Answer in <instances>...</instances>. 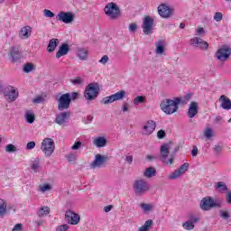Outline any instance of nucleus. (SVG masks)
I'll use <instances>...</instances> for the list:
<instances>
[{"label":"nucleus","instance_id":"473e14b6","mask_svg":"<svg viewBox=\"0 0 231 231\" xmlns=\"http://www.w3.org/2000/svg\"><path fill=\"white\" fill-rule=\"evenodd\" d=\"M144 178H154L156 176V168L149 167L143 171Z\"/></svg>","mask_w":231,"mask_h":231},{"label":"nucleus","instance_id":"c03bdc74","mask_svg":"<svg viewBox=\"0 0 231 231\" xmlns=\"http://www.w3.org/2000/svg\"><path fill=\"white\" fill-rule=\"evenodd\" d=\"M69 230V225L62 224L56 226V231H68Z\"/></svg>","mask_w":231,"mask_h":231},{"label":"nucleus","instance_id":"412c9836","mask_svg":"<svg viewBox=\"0 0 231 231\" xmlns=\"http://www.w3.org/2000/svg\"><path fill=\"white\" fill-rule=\"evenodd\" d=\"M199 111V104L198 102L192 101L189 105L187 115L189 118H194V116L198 115Z\"/></svg>","mask_w":231,"mask_h":231},{"label":"nucleus","instance_id":"f3484780","mask_svg":"<svg viewBox=\"0 0 231 231\" xmlns=\"http://www.w3.org/2000/svg\"><path fill=\"white\" fill-rule=\"evenodd\" d=\"M106 157L100 153L95 155L94 161L90 163V169L95 171V169H102L106 165Z\"/></svg>","mask_w":231,"mask_h":231},{"label":"nucleus","instance_id":"6e6552de","mask_svg":"<svg viewBox=\"0 0 231 231\" xmlns=\"http://www.w3.org/2000/svg\"><path fill=\"white\" fill-rule=\"evenodd\" d=\"M75 13L71 11H60L56 15V21L64 23V24H71L75 21Z\"/></svg>","mask_w":231,"mask_h":231},{"label":"nucleus","instance_id":"a19ab883","mask_svg":"<svg viewBox=\"0 0 231 231\" xmlns=\"http://www.w3.org/2000/svg\"><path fill=\"white\" fill-rule=\"evenodd\" d=\"M66 160L69 163H75L77 162V152H69L66 155Z\"/></svg>","mask_w":231,"mask_h":231},{"label":"nucleus","instance_id":"0eeeda50","mask_svg":"<svg viewBox=\"0 0 231 231\" xmlns=\"http://www.w3.org/2000/svg\"><path fill=\"white\" fill-rule=\"evenodd\" d=\"M124 98H125V90H121L108 97H103L101 104L104 106H109V104H114V102L124 100Z\"/></svg>","mask_w":231,"mask_h":231},{"label":"nucleus","instance_id":"7ed1b4c3","mask_svg":"<svg viewBox=\"0 0 231 231\" xmlns=\"http://www.w3.org/2000/svg\"><path fill=\"white\" fill-rule=\"evenodd\" d=\"M223 205V201L219 199H212L211 197H205L200 201V208L204 211L211 210V208H219Z\"/></svg>","mask_w":231,"mask_h":231},{"label":"nucleus","instance_id":"3c124183","mask_svg":"<svg viewBox=\"0 0 231 231\" xmlns=\"http://www.w3.org/2000/svg\"><path fill=\"white\" fill-rule=\"evenodd\" d=\"M196 33L195 35H199V37H203V35H205L206 32L205 29L203 27H198L195 30Z\"/></svg>","mask_w":231,"mask_h":231},{"label":"nucleus","instance_id":"5701e85b","mask_svg":"<svg viewBox=\"0 0 231 231\" xmlns=\"http://www.w3.org/2000/svg\"><path fill=\"white\" fill-rule=\"evenodd\" d=\"M93 145L97 149H102L107 145V137L106 136H97L93 138Z\"/></svg>","mask_w":231,"mask_h":231},{"label":"nucleus","instance_id":"774afa93","mask_svg":"<svg viewBox=\"0 0 231 231\" xmlns=\"http://www.w3.org/2000/svg\"><path fill=\"white\" fill-rule=\"evenodd\" d=\"M111 210H113V206L108 205L106 207L104 208V212H111Z\"/></svg>","mask_w":231,"mask_h":231},{"label":"nucleus","instance_id":"bb28decb","mask_svg":"<svg viewBox=\"0 0 231 231\" xmlns=\"http://www.w3.org/2000/svg\"><path fill=\"white\" fill-rule=\"evenodd\" d=\"M31 36H32V27L31 26L22 27L19 32L20 39L26 41V39H30Z\"/></svg>","mask_w":231,"mask_h":231},{"label":"nucleus","instance_id":"4c0bfd02","mask_svg":"<svg viewBox=\"0 0 231 231\" xmlns=\"http://www.w3.org/2000/svg\"><path fill=\"white\" fill-rule=\"evenodd\" d=\"M147 102V98L145 96H138L135 97L133 100L134 106H140V104H145Z\"/></svg>","mask_w":231,"mask_h":231},{"label":"nucleus","instance_id":"cd10ccee","mask_svg":"<svg viewBox=\"0 0 231 231\" xmlns=\"http://www.w3.org/2000/svg\"><path fill=\"white\" fill-rule=\"evenodd\" d=\"M23 118L27 124H33L35 122V112L32 109L25 110Z\"/></svg>","mask_w":231,"mask_h":231},{"label":"nucleus","instance_id":"f257e3e1","mask_svg":"<svg viewBox=\"0 0 231 231\" xmlns=\"http://www.w3.org/2000/svg\"><path fill=\"white\" fill-rule=\"evenodd\" d=\"M183 102L181 97H174L173 99H164L161 103V109L166 115H174L178 111V106Z\"/></svg>","mask_w":231,"mask_h":231},{"label":"nucleus","instance_id":"0e129e2a","mask_svg":"<svg viewBox=\"0 0 231 231\" xmlns=\"http://www.w3.org/2000/svg\"><path fill=\"white\" fill-rule=\"evenodd\" d=\"M192 156H198V146H193V149L191 150Z\"/></svg>","mask_w":231,"mask_h":231},{"label":"nucleus","instance_id":"c9c22d12","mask_svg":"<svg viewBox=\"0 0 231 231\" xmlns=\"http://www.w3.org/2000/svg\"><path fill=\"white\" fill-rule=\"evenodd\" d=\"M10 57L14 62H15V60H19V59H21V52H19V49L13 48L10 52Z\"/></svg>","mask_w":231,"mask_h":231},{"label":"nucleus","instance_id":"603ef678","mask_svg":"<svg viewBox=\"0 0 231 231\" xmlns=\"http://www.w3.org/2000/svg\"><path fill=\"white\" fill-rule=\"evenodd\" d=\"M82 147V142L77 141L74 143V144L71 146L72 151H79Z\"/></svg>","mask_w":231,"mask_h":231},{"label":"nucleus","instance_id":"680f3d73","mask_svg":"<svg viewBox=\"0 0 231 231\" xmlns=\"http://www.w3.org/2000/svg\"><path fill=\"white\" fill-rule=\"evenodd\" d=\"M190 97L191 95L190 94H188L184 97V98H181V101L180 104H185V102H189V100H190Z\"/></svg>","mask_w":231,"mask_h":231},{"label":"nucleus","instance_id":"6ab92c4d","mask_svg":"<svg viewBox=\"0 0 231 231\" xmlns=\"http://www.w3.org/2000/svg\"><path fill=\"white\" fill-rule=\"evenodd\" d=\"M199 217L192 216L187 221L182 223V228H184V230H194V227L196 226V223H199Z\"/></svg>","mask_w":231,"mask_h":231},{"label":"nucleus","instance_id":"dca6fc26","mask_svg":"<svg viewBox=\"0 0 231 231\" xmlns=\"http://www.w3.org/2000/svg\"><path fill=\"white\" fill-rule=\"evenodd\" d=\"M189 171V163H184L180 167L177 168L173 171L169 176L168 180H178V178H181L185 172Z\"/></svg>","mask_w":231,"mask_h":231},{"label":"nucleus","instance_id":"a211bd4d","mask_svg":"<svg viewBox=\"0 0 231 231\" xmlns=\"http://www.w3.org/2000/svg\"><path fill=\"white\" fill-rule=\"evenodd\" d=\"M156 130V122L149 120L143 125L142 134L144 136H150Z\"/></svg>","mask_w":231,"mask_h":231},{"label":"nucleus","instance_id":"b1692460","mask_svg":"<svg viewBox=\"0 0 231 231\" xmlns=\"http://www.w3.org/2000/svg\"><path fill=\"white\" fill-rule=\"evenodd\" d=\"M76 57H78L79 60H88L89 57V50L82 47L78 48L76 51Z\"/></svg>","mask_w":231,"mask_h":231},{"label":"nucleus","instance_id":"864d4df0","mask_svg":"<svg viewBox=\"0 0 231 231\" xmlns=\"http://www.w3.org/2000/svg\"><path fill=\"white\" fill-rule=\"evenodd\" d=\"M214 20L217 21V23H219V21H223V14L221 12L215 13Z\"/></svg>","mask_w":231,"mask_h":231},{"label":"nucleus","instance_id":"393cba45","mask_svg":"<svg viewBox=\"0 0 231 231\" xmlns=\"http://www.w3.org/2000/svg\"><path fill=\"white\" fill-rule=\"evenodd\" d=\"M219 103H220V107H222V109H225V111H230L231 109V100L228 97L222 95L219 99H218Z\"/></svg>","mask_w":231,"mask_h":231},{"label":"nucleus","instance_id":"7c9ffc66","mask_svg":"<svg viewBox=\"0 0 231 231\" xmlns=\"http://www.w3.org/2000/svg\"><path fill=\"white\" fill-rule=\"evenodd\" d=\"M140 208L143 214H151L154 210V204L152 203H141Z\"/></svg>","mask_w":231,"mask_h":231},{"label":"nucleus","instance_id":"c85d7f7f","mask_svg":"<svg viewBox=\"0 0 231 231\" xmlns=\"http://www.w3.org/2000/svg\"><path fill=\"white\" fill-rule=\"evenodd\" d=\"M69 52V44L68 43H63L60 47L59 51L56 53V58L60 59V57H64V55H68Z\"/></svg>","mask_w":231,"mask_h":231},{"label":"nucleus","instance_id":"052dcab7","mask_svg":"<svg viewBox=\"0 0 231 231\" xmlns=\"http://www.w3.org/2000/svg\"><path fill=\"white\" fill-rule=\"evenodd\" d=\"M214 151H215V152H221V151H223V145H221V144L215 145Z\"/></svg>","mask_w":231,"mask_h":231},{"label":"nucleus","instance_id":"79ce46f5","mask_svg":"<svg viewBox=\"0 0 231 231\" xmlns=\"http://www.w3.org/2000/svg\"><path fill=\"white\" fill-rule=\"evenodd\" d=\"M6 202L3 199H0V216L6 214Z\"/></svg>","mask_w":231,"mask_h":231},{"label":"nucleus","instance_id":"4468645a","mask_svg":"<svg viewBox=\"0 0 231 231\" xmlns=\"http://www.w3.org/2000/svg\"><path fill=\"white\" fill-rule=\"evenodd\" d=\"M142 28L144 35H151L154 30V19L151 16H145L143 20Z\"/></svg>","mask_w":231,"mask_h":231},{"label":"nucleus","instance_id":"58836bf2","mask_svg":"<svg viewBox=\"0 0 231 231\" xmlns=\"http://www.w3.org/2000/svg\"><path fill=\"white\" fill-rule=\"evenodd\" d=\"M35 69H36L35 64L32 62H28L23 66L24 73H32V71H35Z\"/></svg>","mask_w":231,"mask_h":231},{"label":"nucleus","instance_id":"338daca9","mask_svg":"<svg viewBox=\"0 0 231 231\" xmlns=\"http://www.w3.org/2000/svg\"><path fill=\"white\" fill-rule=\"evenodd\" d=\"M125 162H127V163H133V155H128V156H126L125 157Z\"/></svg>","mask_w":231,"mask_h":231},{"label":"nucleus","instance_id":"13d9d810","mask_svg":"<svg viewBox=\"0 0 231 231\" xmlns=\"http://www.w3.org/2000/svg\"><path fill=\"white\" fill-rule=\"evenodd\" d=\"M220 217H223V219H228L230 217V214H228V211H220Z\"/></svg>","mask_w":231,"mask_h":231},{"label":"nucleus","instance_id":"de8ad7c7","mask_svg":"<svg viewBox=\"0 0 231 231\" xmlns=\"http://www.w3.org/2000/svg\"><path fill=\"white\" fill-rule=\"evenodd\" d=\"M33 104H42V102H44V97L42 96H36L33 99H32Z\"/></svg>","mask_w":231,"mask_h":231},{"label":"nucleus","instance_id":"ea45409f","mask_svg":"<svg viewBox=\"0 0 231 231\" xmlns=\"http://www.w3.org/2000/svg\"><path fill=\"white\" fill-rule=\"evenodd\" d=\"M215 189L217 192H225L227 190L226 184L225 182H217L215 184Z\"/></svg>","mask_w":231,"mask_h":231},{"label":"nucleus","instance_id":"37998d69","mask_svg":"<svg viewBox=\"0 0 231 231\" xmlns=\"http://www.w3.org/2000/svg\"><path fill=\"white\" fill-rule=\"evenodd\" d=\"M70 82L73 86H82V84H84V80L82 79V78L79 77L71 79Z\"/></svg>","mask_w":231,"mask_h":231},{"label":"nucleus","instance_id":"bf43d9fd","mask_svg":"<svg viewBox=\"0 0 231 231\" xmlns=\"http://www.w3.org/2000/svg\"><path fill=\"white\" fill-rule=\"evenodd\" d=\"M23 230V224H16L12 231H22Z\"/></svg>","mask_w":231,"mask_h":231},{"label":"nucleus","instance_id":"e2e57ef3","mask_svg":"<svg viewBox=\"0 0 231 231\" xmlns=\"http://www.w3.org/2000/svg\"><path fill=\"white\" fill-rule=\"evenodd\" d=\"M157 136H158V138H160V139L165 138V131L160 130V131L157 133Z\"/></svg>","mask_w":231,"mask_h":231},{"label":"nucleus","instance_id":"2f4dec72","mask_svg":"<svg viewBox=\"0 0 231 231\" xmlns=\"http://www.w3.org/2000/svg\"><path fill=\"white\" fill-rule=\"evenodd\" d=\"M152 228V219H148L141 226L137 231H149Z\"/></svg>","mask_w":231,"mask_h":231},{"label":"nucleus","instance_id":"4d7b16f0","mask_svg":"<svg viewBox=\"0 0 231 231\" xmlns=\"http://www.w3.org/2000/svg\"><path fill=\"white\" fill-rule=\"evenodd\" d=\"M35 145H36L35 142L31 141V142H29V143L26 144L25 149H26L27 151H32V149H35Z\"/></svg>","mask_w":231,"mask_h":231},{"label":"nucleus","instance_id":"ddd939ff","mask_svg":"<svg viewBox=\"0 0 231 231\" xmlns=\"http://www.w3.org/2000/svg\"><path fill=\"white\" fill-rule=\"evenodd\" d=\"M230 55L231 48L229 46L224 45L217 51L215 57L221 62H225L227 59H230Z\"/></svg>","mask_w":231,"mask_h":231},{"label":"nucleus","instance_id":"4be33fe9","mask_svg":"<svg viewBox=\"0 0 231 231\" xmlns=\"http://www.w3.org/2000/svg\"><path fill=\"white\" fill-rule=\"evenodd\" d=\"M190 45L195 46L196 48H200V50H207L208 48V43L199 37L191 39Z\"/></svg>","mask_w":231,"mask_h":231},{"label":"nucleus","instance_id":"8fccbe9b","mask_svg":"<svg viewBox=\"0 0 231 231\" xmlns=\"http://www.w3.org/2000/svg\"><path fill=\"white\" fill-rule=\"evenodd\" d=\"M43 15L44 17H49L51 19L55 17V14L48 9L43 10Z\"/></svg>","mask_w":231,"mask_h":231},{"label":"nucleus","instance_id":"09e8293b","mask_svg":"<svg viewBox=\"0 0 231 231\" xmlns=\"http://www.w3.org/2000/svg\"><path fill=\"white\" fill-rule=\"evenodd\" d=\"M99 64H102V66H106L107 62H109V56L104 55L99 60Z\"/></svg>","mask_w":231,"mask_h":231},{"label":"nucleus","instance_id":"72a5a7b5","mask_svg":"<svg viewBox=\"0 0 231 231\" xmlns=\"http://www.w3.org/2000/svg\"><path fill=\"white\" fill-rule=\"evenodd\" d=\"M50 214V208L47 206H42L38 209L37 216L39 217H45V216H48Z\"/></svg>","mask_w":231,"mask_h":231},{"label":"nucleus","instance_id":"aec40b11","mask_svg":"<svg viewBox=\"0 0 231 231\" xmlns=\"http://www.w3.org/2000/svg\"><path fill=\"white\" fill-rule=\"evenodd\" d=\"M69 120V112H61L56 115L55 122L58 125H66Z\"/></svg>","mask_w":231,"mask_h":231},{"label":"nucleus","instance_id":"c756f323","mask_svg":"<svg viewBox=\"0 0 231 231\" xmlns=\"http://www.w3.org/2000/svg\"><path fill=\"white\" fill-rule=\"evenodd\" d=\"M30 166L33 172H41L42 169V167L41 166V159H33L32 161H31Z\"/></svg>","mask_w":231,"mask_h":231},{"label":"nucleus","instance_id":"e433bc0d","mask_svg":"<svg viewBox=\"0 0 231 231\" xmlns=\"http://www.w3.org/2000/svg\"><path fill=\"white\" fill-rule=\"evenodd\" d=\"M59 45V39H51L49 42V45L47 47L48 51L51 53V51H55V48Z\"/></svg>","mask_w":231,"mask_h":231},{"label":"nucleus","instance_id":"39448f33","mask_svg":"<svg viewBox=\"0 0 231 231\" xmlns=\"http://www.w3.org/2000/svg\"><path fill=\"white\" fill-rule=\"evenodd\" d=\"M105 14L115 21V19H118L120 17V8L118 5L113 2L108 3L104 8Z\"/></svg>","mask_w":231,"mask_h":231},{"label":"nucleus","instance_id":"6e6d98bb","mask_svg":"<svg viewBox=\"0 0 231 231\" xmlns=\"http://www.w3.org/2000/svg\"><path fill=\"white\" fill-rule=\"evenodd\" d=\"M138 30V25L136 23H130L128 27V32L131 33H134Z\"/></svg>","mask_w":231,"mask_h":231},{"label":"nucleus","instance_id":"1a4fd4ad","mask_svg":"<svg viewBox=\"0 0 231 231\" xmlns=\"http://www.w3.org/2000/svg\"><path fill=\"white\" fill-rule=\"evenodd\" d=\"M157 12L160 17L162 19H170L174 14V8L171 7L167 4H161L157 7Z\"/></svg>","mask_w":231,"mask_h":231},{"label":"nucleus","instance_id":"f03ea898","mask_svg":"<svg viewBox=\"0 0 231 231\" xmlns=\"http://www.w3.org/2000/svg\"><path fill=\"white\" fill-rule=\"evenodd\" d=\"M98 95H100V85L98 83H90L86 87L84 97L87 102L96 100Z\"/></svg>","mask_w":231,"mask_h":231},{"label":"nucleus","instance_id":"49530a36","mask_svg":"<svg viewBox=\"0 0 231 231\" xmlns=\"http://www.w3.org/2000/svg\"><path fill=\"white\" fill-rule=\"evenodd\" d=\"M5 151L6 152H15V151H17V148L15 147V145L9 143L6 145Z\"/></svg>","mask_w":231,"mask_h":231},{"label":"nucleus","instance_id":"f704fd0d","mask_svg":"<svg viewBox=\"0 0 231 231\" xmlns=\"http://www.w3.org/2000/svg\"><path fill=\"white\" fill-rule=\"evenodd\" d=\"M51 189H53V185L50 184V183H43L42 185L39 186V192H42V194H44L46 192H50V190H51Z\"/></svg>","mask_w":231,"mask_h":231},{"label":"nucleus","instance_id":"2eb2a0df","mask_svg":"<svg viewBox=\"0 0 231 231\" xmlns=\"http://www.w3.org/2000/svg\"><path fill=\"white\" fill-rule=\"evenodd\" d=\"M65 219L68 225L76 226L80 223V215L75 213V211L69 209L65 212Z\"/></svg>","mask_w":231,"mask_h":231},{"label":"nucleus","instance_id":"69168bd1","mask_svg":"<svg viewBox=\"0 0 231 231\" xmlns=\"http://www.w3.org/2000/svg\"><path fill=\"white\" fill-rule=\"evenodd\" d=\"M226 201L228 203V205H231V192L227 193L226 197Z\"/></svg>","mask_w":231,"mask_h":231},{"label":"nucleus","instance_id":"a878e982","mask_svg":"<svg viewBox=\"0 0 231 231\" xmlns=\"http://www.w3.org/2000/svg\"><path fill=\"white\" fill-rule=\"evenodd\" d=\"M165 48H167V42L165 41H159L155 43L156 55H165Z\"/></svg>","mask_w":231,"mask_h":231},{"label":"nucleus","instance_id":"f8f14e48","mask_svg":"<svg viewBox=\"0 0 231 231\" xmlns=\"http://www.w3.org/2000/svg\"><path fill=\"white\" fill-rule=\"evenodd\" d=\"M71 104V94H62L58 98V109L59 111H65V109H69V105Z\"/></svg>","mask_w":231,"mask_h":231},{"label":"nucleus","instance_id":"423d86ee","mask_svg":"<svg viewBox=\"0 0 231 231\" xmlns=\"http://www.w3.org/2000/svg\"><path fill=\"white\" fill-rule=\"evenodd\" d=\"M134 190L137 196H142V194H145V192H149L151 190V187L147 180L143 179L136 180L134 183Z\"/></svg>","mask_w":231,"mask_h":231},{"label":"nucleus","instance_id":"9b49d317","mask_svg":"<svg viewBox=\"0 0 231 231\" xmlns=\"http://www.w3.org/2000/svg\"><path fill=\"white\" fill-rule=\"evenodd\" d=\"M4 97L7 102H15L19 98V89L14 86H8L4 91Z\"/></svg>","mask_w":231,"mask_h":231},{"label":"nucleus","instance_id":"20e7f679","mask_svg":"<svg viewBox=\"0 0 231 231\" xmlns=\"http://www.w3.org/2000/svg\"><path fill=\"white\" fill-rule=\"evenodd\" d=\"M41 151L46 158H51L55 152V141L51 138H44L41 143Z\"/></svg>","mask_w":231,"mask_h":231},{"label":"nucleus","instance_id":"9d476101","mask_svg":"<svg viewBox=\"0 0 231 231\" xmlns=\"http://www.w3.org/2000/svg\"><path fill=\"white\" fill-rule=\"evenodd\" d=\"M169 151H171V144H162L161 146V160L166 165H172L174 157L169 156Z\"/></svg>","mask_w":231,"mask_h":231},{"label":"nucleus","instance_id":"5fc2aeb1","mask_svg":"<svg viewBox=\"0 0 231 231\" xmlns=\"http://www.w3.org/2000/svg\"><path fill=\"white\" fill-rule=\"evenodd\" d=\"M204 135L206 138H212V136H214V132H212V129L207 128L204 132Z\"/></svg>","mask_w":231,"mask_h":231},{"label":"nucleus","instance_id":"a18cd8bd","mask_svg":"<svg viewBox=\"0 0 231 231\" xmlns=\"http://www.w3.org/2000/svg\"><path fill=\"white\" fill-rule=\"evenodd\" d=\"M130 110H131V106H129V103L127 102L123 103L121 107L122 113H129Z\"/></svg>","mask_w":231,"mask_h":231}]
</instances>
